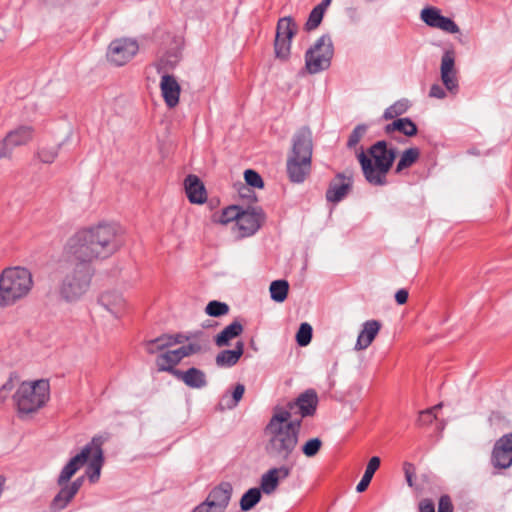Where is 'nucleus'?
Returning <instances> with one entry per match:
<instances>
[{
  "mask_svg": "<svg viewBox=\"0 0 512 512\" xmlns=\"http://www.w3.org/2000/svg\"><path fill=\"white\" fill-rule=\"evenodd\" d=\"M266 215L261 207H248L241 209L238 217L237 227L241 237L254 235L263 225Z\"/></svg>",
  "mask_w": 512,
  "mask_h": 512,
  "instance_id": "nucleus-11",
  "label": "nucleus"
},
{
  "mask_svg": "<svg viewBox=\"0 0 512 512\" xmlns=\"http://www.w3.org/2000/svg\"><path fill=\"white\" fill-rule=\"evenodd\" d=\"M31 272L20 266L8 267L0 273V308L15 305L28 296L33 288Z\"/></svg>",
  "mask_w": 512,
  "mask_h": 512,
  "instance_id": "nucleus-5",
  "label": "nucleus"
},
{
  "mask_svg": "<svg viewBox=\"0 0 512 512\" xmlns=\"http://www.w3.org/2000/svg\"><path fill=\"white\" fill-rule=\"evenodd\" d=\"M442 14L435 7H426L421 11V19L430 27L436 28Z\"/></svg>",
  "mask_w": 512,
  "mask_h": 512,
  "instance_id": "nucleus-41",
  "label": "nucleus"
},
{
  "mask_svg": "<svg viewBox=\"0 0 512 512\" xmlns=\"http://www.w3.org/2000/svg\"><path fill=\"white\" fill-rule=\"evenodd\" d=\"M292 400L287 402L286 405H276L272 410V415H277L280 413H286L288 414V418L285 421V424L294 422L295 420H300L302 423L301 416H299V412L297 411V408L291 407Z\"/></svg>",
  "mask_w": 512,
  "mask_h": 512,
  "instance_id": "nucleus-37",
  "label": "nucleus"
},
{
  "mask_svg": "<svg viewBox=\"0 0 512 512\" xmlns=\"http://www.w3.org/2000/svg\"><path fill=\"white\" fill-rule=\"evenodd\" d=\"M296 34L297 24L292 17H283L278 20L275 37L292 40Z\"/></svg>",
  "mask_w": 512,
  "mask_h": 512,
  "instance_id": "nucleus-29",
  "label": "nucleus"
},
{
  "mask_svg": "<svg viewBox=\"0 0 512 512\" xmlns=\"http://www.w3.org/2000/svg\"><path fill=\"white\" fill-rule=\"evenodd\" d=\"M324 11L318 7H314L309 14V17L304 25L306 31L310 32L315 30L322 22L324 17Z\"/></svg>",
  "mask_w": 512,
  "mask_h": 512,
  "instance_id": "nucleus-46",
  "label": "nucleus"
},
{
  "mask_svg": "<svg viewBox=\"0 0 512 512\" xmlns=\"http://www.w3.org/2000/svg\"><path fill=\"white\" fill-rule=\"evenodd\" d=\"M291 42L281 37H275L274 40V52L275 57L281 61H287L291 55Z\"/></svg>",
  "mask_w": 512,
  "mask_h": 512,
  "instance_id": "nucleus-34",
  "label": "nucleus"
},
{
  "mask_svg": "<svg viewBox=\"0 0 512 512\" xmlns=\"http://www.w3.org/2000/svg\"><path fill=\"white\" fill-rule=\"evenodd\" d=\"M244 353V343L238 341L233 350H222L216 356V364L219 367H232L237 364Z\"/></svg>",
  "mask_w": 512,
  "mask_h": 512,
  "instance_id": "nucleus-24",
  "label": "nucleus"
},
{
  "mask_svg": "<svg viewBox=\"0 0 512 512\" xmlns=\"http://www.w3.org/2000/svg\"><path fill=\"white\" fill-rule=\"evenodd\" d=\"M420 157V150L417 147H410L404 150L400 159L395 167V174H401L405 169L410 168L415 164Z\"/></svg>",
  "mask_w": 512,
  "mask_h": 512,
  "instance_id": "nucleus-28",
  "label": "nucleus"
},
{
  "mask_svg": "<svg viewBox=\"0 0 512 512\" xmlns=\"http://www.w3.org/2000/svg\"><path fill=\"white\" fill-rule=\"evenodd\" d=\"M409 109V102L406 99H401L393 103L391 106L385 109L383 113V118L385 120L394 119L404 113Z\"/></svg>",
  "mask_w": 512,
  "mask_h": 512,
  "instance_id": "nucleus-35",
  "label": "nucleus"
},
{
  "mask_svg": "<svg viewBox=\"0 0 512 512\" xmlns=\"http://www.w3.org/2000/svg\"><path fill=\"white\" fill-rule=\"evenodd\" d=\"M104 439L101 436H94L92 438V444L94 445V452L92 459L87 467L86 474L90 483H96L99 481L101 469L104 464V453L102 445Z\"/></svg>",
  "mask_w": 512,
  "mask_h": 512,
  "instance_id": "nucleus-18",
  "label": "nucleus"
},
{
  "mask_svg": "<svg viewBox=\"0 0 512 512\" xmlns=\"http://www.w3.org/2000/svg\"><path fill=\"white\" fill-rule=\"evenodd\" d=\"M438 29H441L445 32L454 34L459 32L458 25L449 17L443 16L439 20V24L437 25Z\"/></svg>",
  "mask_w": 512,
  "mask_h": 512,
  "instance_id": "nucleus-49",
  "label": "nucleus"
},
{
  "mask_svg": "<svg viewBox=\"0 0 512 512\" xmlns=\"http://www.w3.org/2000/svg\"><path fill=\"white\" fill-rule=\"evenodd\" d=\"M166 339L168 341L169 348L176 345L182 344L186 341L194 340L193 342H199L202 345H206L208 343V339L205 336L204 332L199 330L193 333H176V334H166Z\"/></svg>",
  "mask_w": 512,
  "mask_h": 512,
  "instance_id": "nucleus-26",
  "label": "nucleus"
},
{
  "mask_svg": "<svg viewBox=\"0 0 512 512\" xmlns=\"http://www.w3.org/2000/svg\"><path fill=\"white\" fill-rule=\"evenodd\" d=\"M83 483L84 476H80L70 483L67 482L66 484L58 485L60 490L50 503L51 511L59 512L65 509L79 492Z\"/></svg>",
  "mask_w": 512,
  "mask_h": 512,
  "instance_id": "nucleus-13",
  "label": "nucleus"
},
{
  "mask_svg": "<svg viewBox=\"0 0 512 512\" xmlns=\"http://www.w3.org/2000/svg\"><path fill=\"white\" fill-rule=\"evenodd\" d=\"M381 328V323L378 320H368L363 323V328L360 331L357 342L355 345L356 350H364L368 348Z\"/></svg>",
  "mask_w": 512,
  "mask_h": 512,
  "instance_id": "nucleus-22",
  "label": "nucleus"
},
{
  "mask_svg": "<svg viewBox=\"0 0 512 512\" xmlns=\"http://www.w3.org/2000/svg\"><path fill=\"white\" fill-rule=\"evenodd\" d=\"M163 63H164V60H163V59H161V61H160L159 65H158V67H157V71H158V72H160V71H161V69H162V67H163Z\"/></svg>",
  "mask_w": 512,
  "mask_h": 512,
  "instance_id": "nucleus-62",
  "label": "nucleus"
},
{
  "mask_svg": "<svg viewBox=\"0 0 512 512\" xmlns=\"http://www.w3.org/2000/svg\"><path fill=\"white\" fill-rule=\"evenodd\" d=\"M77 471L78 470L70 462H67L57 478V485H63L67 482L69 483L70 479L76 474Z\"/></svg>",
  "mask_w": 512,
  "mask_h": 512,
  "instance_id": "nucleus-48",
  "label": "nucleus"
},
{
  "mask_svg": "<svg viewBox=\"0 0 512 512\" xmlns=\"http://www.w3.org/2000/svg\"><path fill=\"white\" fill-rule=\"evenodd\" d=\"M288 414L272 415L263 429L265 451L270 458L287 462L297 448L301 430L300 420L285 424Z\"/></svg>",
  "mask_w": 512,
  "mask_h": 512,
  "instance_id": "nucleus-2",
  "label": "nucleus"
},
{
  "mask_svg": "<svg viewBox=\"0 0 512 512\" xmlns=\"http://www.w3.org/2000/svg\"><path fill=\"white\" fill-rule=\"evenodd\" d=\"M429 96L442 99L446 96L444 89L439 84H433L429 91Z\"/></svg>",
  "mask_w": 512,
  "mask_h": 512,
  "instance_id": "nucleus-56",
  "label": "nucleus"
},
{
  "mask_svg": "<svg viewBox=\"0 0 512 512\" xmlns=\"http://www.w3.org/2000/svg\"><path fill=\"white\" fill-rule=\"evenodd\" d=\"M61 145L42 146L38 148L35 157L44 164H52L59 155Z\"/></svg>",
  "mask_w": 512,
  "mask_h": 512,
  "instance_id": "nucleus-33",
  "label": "nucleus"
},
{
  "mask_svg": "<svg viewBox=\"0 0 512 512\" xmlns=\"http://www.w3.org/2000/svg\"><path fill=\"white\" fill-rule=\"evenodd\" d=\"M287 154L286 174L291 183L301 184L312 171L313 136L308 126L299 128L292 137Z\"/></svg>",
  "mask_w": 512,
  "mask_h": 512,
  "instance_id": "nucleus-3",
  "label": "nucleus"
},
{
  "mask_svg": "<svg viewBox=\"0 0 512 512\" xmlns=\"http://www.w3.org/2000/svg\"><path fill=\"white\" fill-rule=\"evenodd\" d=\"M351 188V178L346 177L344 173H337L335 178L330 181L326 190V200L331 203H338L349 193Z\"/></svg>",
  "mask_w": 512,
  "mask_h": 512,
  "instance_id": "nucleus-15",
  "label": "nucleus"
},
{
  "mask_svg": "<svg viewBox=\"0 0 512 512\" xmlns=\"http://www.w3.org/2000/svg\"><path fill=\"white\" fill-rule=\"evenodd\" d=\"M146 352L150 355L161 354L169 348L166 334H162L154 339L146 340L143 342Z\"/></svg>",
  "mask_w": 512,
  "mask_h": 512,
  "instance_id": "nucleus-32",
  "label": "nucleus"
},
{
  "mask_svg": "<svg viewBox=\"0 0 512 512\" xmlns=\"http://www.w3.org/2000/svg\"><path fill=\"white\" fill-rule=\"evenodd\" d=\"M36 130L32 125H18L14 129L10 130L3 140L0 146V159L12 157V151L16 147L24 146L34 140Z\"/></svg>",
  "mask_w": 512,
  "mask_h": 512,
  "instance_id": "nucleus-9",
  "label": "nucleus"
},
{
  "mask_svg": "<svg viewBox=\"0 0 512 512\" xmlns=\"http://www.w3.org/2000/svg\"><path fill=\"white\" fill-rule=\"evenodd\" d=\"M334 56V45L329 34H323L305 52V68L309 74L329 69Z\"/></svg>",
  "mask_w": 512,
  "mask_h": 512,
  "instance_id": "nucleus-7",
  "label": "nucleus"
},
{
  "mask_svg": "<svg viewBox=\"0 0 512 512\" xmlns=\"http://www.w3.org/2000/svg\"><path fill=\"white\" fill-rule=\"evenodd\" d=\"M108 298H109V295H108V294H102V295L100 296L99 301H100L102 304L106 305V302L108 301Z\"/></svg>",
  "mask_w": 512,
  "mask_h": 512,
  "instance_id": "nucleus-61",
  "label": "nucleus"
},
{
  "mask_svg": "<svg viewBox=\"0 0 512 512\" xmlns=\"http://www.w3.org/2000/svg\"><path fill=\"white\" fill-rule=\"evenodd\" d=\"M203 350V345L199 342H190L174 350H167L156 357L155 363L159 372H168L173 375L174 371H180L176 368L182 359L190 355L199 353Z\"/></svg>",
  "mask_w": 512,
  "mask_h": 512,
  "instance_id": "nucleus-8",
  "label": "nucleus"
},
{
  "mask_svg": "<svg viewBox=\"0 0 512 512\" xmlns=\"http://www.w3.org/2000/svg\"><path fill=\"white\" fill-rule=\"evenodd\" d=\"M409 293L406 289H399L395 293V301L398 305H404L407 303Z\"/></svg>",
  "mask_w": 512,
  "mask_h": 512,
  "instance_id": "nucleus-57",
  "label": "nucleus"
},
{
  "mask_svg": "<svg viewBox=\"0 0 512 512\" xmlns=\"http://www.w3.org/2000/svg\"><path fill=\"white\" fill-rule=\"evenodd\" d=\"M441 75L456 74L455 70V51L453 49L445 50L441 59Z\"/></svg>",
  "mask_w": 512,
  "mask_h": 512,
  "instance_id": "nucleus-36",
  "label": "nucleus"
},
{
  "mask_svg": "<svg viewBox=\"0 0 512 512\" xmlns=\"http://www.w3.org/2000/svg\"><path fill=\"white\" fill-rule=\"evenodd\" d=\"M289 283L286 280H275L270 284V296L275 302L282 303L287 299Z\"/></svg>",
  "mask_w": 512,
  "mask_h": 512,
  "instance_id": "nucleus-31",
  "label": "nucleus"
},
{
  "mask_svg": "<svg viewBox=\"0 0 512 512\" xmlns=\"http://www.w3.org/2000/svg\"><path fill=\"white\" fill-rule=\"evenodd\" d=\"M317 392L310 388L302 392L297 398L292 400L291 407L297 408L299 416L306 418L313 416L316 413L318 406Z\"/></svg>",
  "mask_w": 512,
  "mask_h": 512,
  "instance_id": "nucleus-17",
  "label": "nucleus"
},
{
  "mask_svg": "<svg viewBox=\"0 0 512 512\" xmlns=\"http://www.w3.org/2000/svg\"><path fill=\"white\" fill-rule=\"evenodd\" d=\"M250 346H251L255 351L257 350V348L255 347V344H254V340H253V339L250 341Z\"/></svg>",
  "mask_w": 512,
  "mask_h": 512,
  "instance_id": "nucleus-63",
  "label": "nucleus"
},
{
  "mask_svg": "<svg viewBox=\"0 0 512 512\" xmlns=\"http://www.w3.org/2000/svg\"><path fill=\"white\" fill-rule=\"evenodd\" d=\"M13 380L10 378L6 383H4L0 390L10 391L13 389Z\"/></svg>",
  "mask_w": 512,
  "mask_h": 512,
  "instance_id": "nucleus-59",
  "label": "nucleus"
},
{
  "mask_svg": "<svg viewBox=\"0 0 512 512\" xmlns=\"http://www.w3.org/2000/svg\"><path fill=\"white\" fill-rule=\"evenodd\" d=\"M244 179H245L246 185L249 187L258 188V189L264 188V181H263L261 175L253 169L245 170Z\"/></svg>",
  "mask_w": 512,
  "mask_h": 512,
  "instance_id": "nucleus-47",
  "label": "nucleus"
},
{
  "mask_svg": "<svg viewBox=\"0 0 512 512\" xmlns=\"http://www.w3.org/2000/svg\"><path fill=\"white\" fill-rule=\"evenodd\" d=\"M121 228L112 223L83 228L73 234L65 245L66 255L75 266L62 280L59 293L67 302L78 300L89 289L95 269L92 263L115 254L123 245Z\"/></svg>",
  "mask_w": 512,
  "mask_h": 512,
  "instance_id": "nucleus-1",
  "label": "nucleus"
},
{
  "mask_svg": "<svg viewBox=\"0 0 512 512\" xmlns=\"http://www.w3.org/2000/svg\"><path fill=\"white\" fill-rule=\"evenodd\" d=\"M174 372L175 373L172 376L182 381L186 386L190 388L200 389L207 385L205 373L196 367H191L186 371L180 370Z\"/></svg>",
  "mask_w": 512,
  "mask_h": 512,
  "instance_id": "nucleus-21",
  "label": "nucleus"
},
{
  "mask_svg": "<svg viewBox=\"0 0 512 512\" xmlns=\"http://www.w3.org/2000/svg\"><path fill=\"white\" fill-rule=\"evenodd\" d=\"M244 392H245V386L241 383H237L232 392V399H233L234 405H237V403L242 399Z\"/></svg>",
  "mask_w": 512,
  "mask_h": 512,
  "instance_id": "nucleus-55",
  "label": "nucleus"
},
{
  "mask_svg": "<svg viewBox=\"0 0 512 512\" xmlns=\"http://www.w3.org/2000/svg\"><path fill=\"white\" fill-rule=\"evenodd\" d=\"M322 445L323 442L320 438H311L302 445L301 451L306 457L311 458L319 453V451L322 448Z\"/></svg>",
  "mask_w": 512,
  "mask_h": 512,
  "instance_id": "nucleus-45",
  "label": "nucleus"
},
{
  "mask_svg": "<svg viewBox=\"0 0 512 512\" xmlns=\"http://www.w3.org/2000/svg\"><path fill=\"white\" fill-rule=\"evenodd\" d=\"M160 90L167 107L174 108L179 104L181 86L175 76L164 74L161 77Z\"/></svg>",
  "mask_w": 512,
  "mask_h": 512,
  "instance_id": "nucleus-19",
  "label": "nucleus"
},
{
  "mask_svg": "<svg viewBox=\"0 0 512 512\" xmlns=\"http://www.w3.org/2000/svg\"><path fill=\"white\" fill-rule=\"evenodd\" d=\"M441 407V404H437L431 408L420 411L416 420V425L418 427H426L432 424L437 418L435 412Z\"/></svg>",
  "mask_w": 512,
  "mask_h": 512,
  "instance_id": "nucleus-38",
  "label": "nucleus"
},
{
  "mask_svg": "<svg viewBox=\"0 0 512 512\" xmlns=\"http://www.w3.org/2000/svg\"><path fill=\"white\" fill-rule=\"evenodd\" d=\"M491 464L497 470L507 469L512 465V432L503 435L495 442Z\"/></svg>",
  "mask_w": 512,
  "mask_h": 512,
  "instance_id": "nucleus-12",
  "label": "nucleus"
},
{
  "mask_svg": "<svg viewBox=\"0 0 512 512\" xmlns=\"http://www.w3.org/2000/svg\"><path fill=\"white\" fill-rule=\"evenodd\" d=\"M239 195L241 198L248 199L249 204L255 203L257 201L255 192L247 185L241 184Z\"/></svg>",
  "mask_w": 512,
  "mask_h": 512,
  "instance_id": "nucleus-53",
  "label": "nucleus"
},
{
  "mask_svg": "<svg viewBox=\"0 0 512 512\" xmlns=\"http://www.w3.org/2000/svg\"><path fill=\"white\" fill-rule=\"evenodd\" d=\"M441 79L448 91L456 92L458 90V81L456 78V74L441 75Z\"/></svg>",
  "mask_w": 512,
  "mask_h": 512,
  "instance_id": "nucleus-51",
  "label": "nucleus"
},
{
  "mask_svg": "<svg viewBox=\"0 0 512 512\" xmlns=\"http://www.w3.org/2000/svg\"><path fill=\"white\" fill-rule=\"evenodd\" d=\"M186 196L192 204H204L207 201V191L201 179L189 174L184 180Z\"/></svg>",
  "mask_w": 512,
  "mask_h": 512,
  "instance_id": "nucleus-20",
  "label": "nucleus"
},
{
  "mask_svg": "<svg viewBox=\"0 0 512 512\" xmlns=\"http://www.w3.org/2000/svg\"><path fill=\"white\" fill-rule=\"evenodd\" d=\"M229 310H230V308H229L228 304H226L225 302L217 301V300L210 301L205 308L206 314L211 317L224 316V315L228 314Z\"/></svg>",
  "mask_w": 512,
  "mask_h": 512,
  "instance_id": "nucleus-42",
  "label": "nucleus"
},
{
  "mask_svg": "<svg viewBox=\"0 0 512 512\" xmlns=\"http://www.w3.org/2000/svg\"><path fill=\"white\" fill-rule=\"evenodd\" d=\"M192 512H216L215 510L211 509L209 507V503H206L205 501L198 506H196Z\"/></svg>",
  "mask_w": 512,
  "mask_h": 512,
  "instance_id": "nucleus-58",
  "label": "nucleus"
},
{
  "mask_svg": "<svg viewBox=\"0 0 512 512\" xmlns=\"http://www.w3.org/2000/svg\"><path fill=\"white\" fill-rule=\"evenodd\" d=\"M454 507L449 495H442L438 503V512H453Z\"/></svg>",
  "mask_w": 512,
  "mask_h": 512,
  "instance_id": "nucleus-52",
  "label": "nucleus"
},
{
  "mask_svg": "<svg viewBox=\"0 0 512 512\" xmlns=\"http://www.w3.org/2000/svg\"><path fill=\"white\" fill-rule=\"evenodd\" d=\"M384 131L386 134L398 131L407 137H413L417 135L418 127L410 118L404 117L396 118L393 122L387 124Z\"/></svg>",
  "mask_w": 512,
  "mask_h": 512,
  "instance_id": "nucleus-23",
  "label": "nucleus"
},
{
  "mask_svg": "<svg viewBox=\"0 0 512 512\" xmlns=\"http://www.w3.org/2000/svg\"><path fill=\"white\" fill-rule=\"evenodd\" d=\"M291 472L292 466L282 465L273 467L262 475L259 488L262 492L269 495L277 489L279 481L289 477Z\"/></svg>",
  "mask_w": 512,
  "mask_h": 512,
  "instance_id": "nucleus-14",
  "label": "nucleus"
},
{
  "mask_svg": "<svg viewBox=\"0 0 512 512\" xmlns=\"http://www.w3.org/2000/svg\"><path fill=\"white\" fill-rule=\"evenodd\" d=\"M231 495L232 485L229 482H222L210 491L205 502L216 512H223L229 504Z\"/></svg>",
  "mask_w": 512,
  "mask_h": 512,
  "instance_id": "nucleus-16",
  "label": "nucleus"
},
{
  "mask_svg": "<svg viewBox=\"0 0 512 512\" xmlns=\"http://www.w3.org/2000/svg\"><path fill=\"white\" fill-rule=\"evenodd\" d=\"M331 0H322L321 3L316 5V7L320 8L324 12L326 11L327 7L330 5Z\"/></svg>",
  "mask_w": 512,
  "mask_h": 512,
  "instance_id": "nucleus-60",
  "label": "nucleus"
},
{
  "mask_svg": "<svg viewBox=\"0 0 512 512\" xmlns=\"http://www.w3.org/2000/svg\"><path fill=\"white\" fill-rule=\"evenodd\" d=\"M312 336L313 329L311 325L307 322L301 323L296 333V342L300 347H305L311 342Z\"/></svg>",
  "mask_w": 512,
  "mask_h": 512,
  "instance_id": "nucleus-43",
  "label": "nucleus"
},
{
  "mask_svg": "<svg viewBox=\"0 0 512 512\" xmlns=\"http://www.w3.org/2000/svg\"><path fill=\"white\" fill-rule=\"evenodd\" d=\"M420 512H435V504L432 499L425 498L419 502Z\"/></svg>",
  "mask_w": 512,
  "mask_h": 512,
  "instance_id": "nucleus-54",
  "label": "nucleus"
},
{
  "mask_svg": "<svg viewBox=\"0 0 512 512\" xmlns=\"http://www.w3.org/2000/svg\"><path fill=\"white\" fill-rule=\"evenodd\" d=\"M49 396V381L41 379L33 382H22L13 395V400L18 413L20 415H27L37 412L45 406Z\"/></svg>",
  "mask_w": 512,
  "mask_h": 512,
  "instance_id": "nucleus-6",
  "label": "nucleus"
},
{
  "mask_svg": "<svg viewBox=\"0 0 512 512\" xmlns=\"http://www.w3.org/2000/svg\"><path fill=\"white\" fill-rule=\"evenodd\" d=\"M380 464L381 460L378 456H373L370 458L366 466L364 475L362 476V479L356 486V491L358 493H362L368 488L375 472L379 469Z\"/></svg>",
  "mask_w": 512,
  "mask_h": 512,
  "instance_id": "nucleus-27",
  "label": "nucleus"
},
{
  "mask_svg": "<svg viewBox=\"0 0 512 512\" xmlns=\"http://www.w3.org/2000/svg\"><path fill=\"white\" fill-rule=\"evenodd\" d=\"M261 492L258 487L248 489L240 499V509L244 512L253 509L261 501Z\"/></svg>",
  "mask_w": 512,
  "mask_h": 512,
  "instance_id": "nucleus-30",
  "label": "nucleus"
},
{
  "mask_svg": "<svg viewBox=\"0 0 512 512\" xmlns=\"http://www.w3.org/2000/svg\"><path fill=\"white\" fill-rule=\"evenodd\" d=\"M368 157L361 149L358 160L365 180L373 186H384L387 184V174L392 168L397 157V150L388 147L385 140L374 143L369 149Z\"/></svg>",
  "mask_w": 512,
  "mask_h": 512,
  "instance_id": "nucleus-4",
  "label": "nucleus"
},
{
  "mask_svg": "<svg viewBox=\"0 0 512 512\" xmlns=\"http://www.w3.org/2000/svg\"><path fill=\"white\" fill-rule=\"evenodd\" d=\"M139 51L138 42L130 38L113 40L107 50L108 60L116 66L128 63Z\"/></svg>",
  "mask_w": 512,
  "mask_h": 512,
  "instance_id": "nucleus-10",
  "label": "nucleus"
},
{
  "mask_svg": "<svg viewBox=\"0 0 512 512\" xmlns=\"http://www.w3.org/2000/svg\"><path fill=\"white\" fill-rule=\"evenodd\" d=\"M93 452L94 445L91 441L82 448L80 453L76 454L68 462H70L77 470H79L88 461L90 455L93 454Z\"/></svg>",
  "mask_w": 512,
  "mask_h": 512,
  "instance_id": "nucleus-39",
  "label": "nucleus"
},
{
  "mask_svg": "<svg viewBox=\"0 0 512 512\" xmlns=\"http://www.w3.org/2000/svg\"><path fill=\"white\" fill-rule=\"evenodd\" d=\"M243 325L239 320H234L232 323L227 325L220 333L215 337V344L218 347L229 345L230 340L238 337L243 332Z\"/></svg>",
  "mask_w": 512,
  "mask_h": 512,
  "instance_id": "nucleus-25",
  "label": "nucleus"
},
{
  "mask_svg": "<svg viewBox=\"0 0 512 512\" xmlns=\"http://www.w3.org/2000/svg\"><path fill=\"white\" fill-rule=\"evenodd\" d=\"M242 207L238 205H230L224 208L219 215L217 222L221 224H228L232 221L237 223L239 214L241 212Z\"/></svg>",
  "mask_w": 512,
  "mask_h": 512,
  "instance_id": "nucleus-40",
  "label": "nucleus"
},
{
  "mask_svg": "<svg viewBox=\"0 0 512 512\" xmlns=\"http://www.w3.org/2000/svg\"><path fill=\"white\" fill-rule=\"evenodd\" d=\"M368 130V126L366 124H358L349 135L348 141H347V148L348 149H355L357 145L360 143L364 135L366 134Z\"/></svg>",
  "mask_w": 512,
  "mask_h": 512,
  "instance_id": "nucleus-44",
  "label": "nucleus"
},
{
  "mask_svg": "<svg viewBox=\"0 0 512 512\" xmlns=\"http://www.w3.org/2000/svg\"><path fill=\"white\" fill-rule=\"evenodd\" d=\"M403 470H404V474H405V478H406L407 484L410 487H413L414 486V478H415V475H416V467H415V465L410 463V462H404Z\"/></svg>",
  "mask_w": 512,
  "mask_h": 512,
  "instance_id": "nucleus-50",
  "label": "nucleus"
}]
</instances>
